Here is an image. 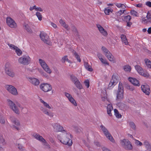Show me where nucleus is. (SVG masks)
<instances>
[{
  "mask_svg": "<svg viewBox=\"0 0 151 151\" xmlns=\"http://www.w3.org/2000/svg\"><path fill=\"white\" fill-rule=\"evenodd\" d=\"M71 136L70 133H64L62 134L61 136H58V138L62 143L70 146L72 145L73 142L71 139H70L69 137L71 138Z\"/></svg>",
  "mask_w": 151,
  "mask_h": 151,
  "instance_id": "f257e3e1",
  "label": "nucleus"
},
{
  "mask_svg": "<svg viewBox=\"0 0 151 151\" xmlns=\"http://www.w3.org/2000/svg\"><path fill=\"white\" fill-rule=\"evenodd\" d=\"M124 98V87L122 83L120 82L116 93V100L117 101H121Z\"/></svg>",
  "mask_w": 151,
  "mask_h": 151,
  "instance_id": "f03ea898",
  "label": "nucleus"
},
{
  "mask_svg": "<svg viewBox=\"0 0 151 151\" xmlns=\"http://www.w3.org/2000/svg\"><path fill=\"white\" fill-rule=\"evenodd\" d=\"M119 80L118 75L116 74H114L108 85V88L110 89L113 88L118 83Z\"/></svg>",
  "mask_w": 151,
  "mask_h": 151,
  "instance_id": "7ed1b4c3",
  "label": "nucleus"
},
{
  "mask_svg": "<svg viewBox=\"0 0 151 151\" xmlns=\"http://www.w3.org/2000/svg\"><path fill=\"white\" fill-rule=\"evenodd\" d=\"M101 49L106 57L110 61L112 62L113 63H115L114 56L106 47H102Z\"/></svg>",
  "mask_w": 151,
  "mask_h": 151,
  "instance_id": "20e7f679",
  "label": "nucleus"
},
{
  "mask_svg": "<svg viewBox=\"0 0 151 151\" xmlns=\"http://www.w3.org/2000/svg\"><path fill=\"white\" fill-rule=\"evenodd\" d=\"M7 102L8 105L9 106L10 108L12 109L17 114H19V109L14 103L9 99L7 100Z\"/></svg>",
  "mask_w": 151,
  "mask_h": 151,
  "instance_id": "39448f33",
  "label": "nucleus"
},
{
  "mask_svg": "<svg viewBox=\"0 0 151 151\" xmlns=\"http://www.w3.org/2000/svg\"><path fill=\"white\" fill-rule=\"evenodd\" d=\"M120 143L126 149L131 150L132 148L131 144L128 139H124L123 140H121Z\"/></svg>",
  "mask_w": 151,
  "mask_h": 151,
  "instance_id": "423d86ee",
  "label": "nucleus"
},
{
  "mask_svg": "<svg viewBox=\"0 0 151 151\" xmlns=\"http://www.w3.org/2000/svg\"><path fill=\"white\" fill-rule=\"evenodd\" d=\"M18 62L20 63L25 65H28L30 62V58L29 56H24L21 57L18 59Z\"/></svg>",
  "mask_w": 151,
  "mask_h": 151,
  "instance_id": "0eeeda50",
  "label": "nucleus"
},
{
  "mask_svg": "<svg viewBox=\"0 0 151 151\" xmlns=\"http://www.w3.org/2000/svg\"><path fill=\"white\" fill-rule=\"evenodd\" d=\"M5 88L8 91L13 95H17V90L14 86L7 85H6Z\"/></svg>",
  "mask_w": 151,
  "mask_h": 151,
  "instance_id": "6e6552de",
  "label": "nucleus"
},
{
  "mask_svg": "<svg viewBox=\"0 0 151 151\" xmlns=\"http://www.w3.org/2000/svg\"><path fill=\"white\" fill-rule=\"evenodd\" d=\"M40 88L45 92L50 91L52 89L51 85L47 83H42L40 86Z\"/></svg>",
  "mask_w": 151,
  "mask_h": 151,
  "instance_id": "1a4fd4ad",
  "label": "nucleus"
},
{
  "mask_svg": "<svg viewBox=\"0 0 151 151\" xmlns=\"http://www.w3.org/2000/svg\"><path fill=\"white\" fill-rule=\"evenodd\" d=\"M39 61L40 65L44 70L47 73H51V71L45 62L41 59H39Z\"/></svg>",
  "mask_w": 151,
  "mask_h": 151,
  "instance_id": "9d476101",
  "label": "nucleus"
},
{
  "mask_svg": "<svg viewBox=\"0 0 151 151\" xmlns=\"http://www.w3.org/2000/svg\"><path fill=\"white\" fill-rule=\"evenodd\" d=\"M7 24L11 28H16L17 25L15 22L11 18L7 17L6 20Z\"/></svg>",
  "mask_w": 151,
  "mask_h": 151,
  "instance_id": "9b49d317",
  "label": "nucleus"
},
{
  "mask_svg": "<svg viewBox=\"0 0 151 151\" xmlns=\"http://www.w3.org/2000/svg\"><path fill=\"white\" fill-rule=\"evenodd\" d=\"M40 35L41 40L45 43L48 44L49 37L47 34L44 32H41Z\"/></svg>",
  "mask_w": 151,
  "mask_h": 151,
  "instance_id": "f8f14e48",
  "label": "nucleus"
},
{
  "mask_svg": "<svg viewBox=\"0 0 151 151\" xmlns=\"http://www.w3.org/2000/svg\"><path fill=\"white\" fill-rule=\"evenodd\" d=\"M40 110L42 111L46 115L49 116L51 117H52L54 116V113L49 111L48 110L45 108L42 107H41Z\"/></svg>",
  "mask_w": 151,
  "mask_h": 151,
  "instance_id": "ddd939ff",
  "label": "nucleus"
},
{
  "mask_svg": "<svg viewBox=\"0 0 151 151\" xmlns=\"http://www.w3.org/2000/svg\"><path fill=\"white\" fill-rule=\"evenodd\" d=\"M52 126L54 129H55L56 131L59 132H64L65 133H66V131L63 129V127L59 124H53Z\"/></svg>",
  "mask_w": 151,
  "mask_h": 151,
  "instance_id": "4468645a",
  "label": "nucleus"
},
{
  "mask_svg": "<svg viewBox=\"0 0 151 151\" xmlns=\"http://www.w3.org/2000/svg\"><path fill=\"white\" fill-rule=\"evenodd\" d=\"M96 26L98 28L100 32L104 36H107L108 35V33L107 31L104 29L99 24H96Z\"/></svg>",
  "mask_w": 151,
  "mask_h": 151,
  "instance_id": "2eb2a0df",
  "label": "nucleus"
},
{
  "mask_svg": "<svg viewBox=\"0 0 151 151\" xmlns=\"http://www.w3.org/2000/svg\"><path fill=\"white\" fill-rule=\"evenodd\" d=\"M5 71L6 74L8 76L13 78L15 76V73L10 68L5 67Z\"/></svg>",
  "mask_w": 151,
  "mask_h": 151,
  "instance_id": "dca6fc26",
  "label": "nucleus"
},
{
  "mask_svg": "<svg viewBox=\"0 0 151 151\" xmlns=\"http://www.w3.org/2000/svg\"><path fill=\"white\" fill-rule=\"evenodd\" d=\"M142 88V91L146 95H149L150 92V87L147 84L143 85Z\"/></svg>",
  "mask_w": 151,
  "mask_h": 151,
  "instance_id": "f3484780",
  "label": "nucleus"
},
{
  "mask_svg": "<svg viewBox=\"0 0 151 151\" xmlns=\"http://www.w3.org/2000/svg\"><path fill=\"white\" fill-rule=\"evenodd\" d=\"M11 119L13 123L17 125V126L13 125V127L15 128L17 130H19V128L18 126H19L20 125V123L19 121L17 119L13 117Z\"/></svg>",
  "mask_w": 151,
  "mask_h": 151,
  "instance_id": "a211bd4d",
  "label": "nucleus"
},
{
  "mask_svg": "<svg viewBox=\"0 0 151 151\" xmlns=\"http://www.w3.org/2000/svg\"><path fill=\"white\" fill-rule=\"evenodd\" d=\"M104 134L106 137L111 142H114V140L113 138L111 136V134L109 133L108 130L104 131L103 132Z\"/></svg>",
  "mask_w": 151,
  "mask_h": 151,
  "instance_id": "6ab92c4d",
  "label": "nucleus"
},
{
  "mask_svg": "<svg viewBox=\"0 0 151 151\" xmlns=\"http://www.w3.org/2000/svg\"><path fill=\"white\" fill-rule=\"evenodd\" d=\"M32 136L37 139L41 141L43 143H46V140L42 137V136H40L39 134L36 133H34Z\"/></svg>",
  "mask_w": 151,
  "mask_h": 151,
  "instance_id": "aec40b11",
  "label": "nucleus"
},
{
  "mask_svg": "<svg viewBox=\"0 0 151 151\" xmlns=\"http://www.w3.org/2000/svg\"><path fill=\"white\" fill-rule=\"evenodd\" d=\"M128 80L133 85L137 86H139V81L136 79L134 78L129 77Z\"/></svg>",
  "mask_w": 151,
  "mask_h": 151,
  "instance_id": "412c9836",
  "label": "nucleus"
},
{
  "mask_svg": "<svg viewBox=\"0 0 151 151\" xmlns=\"http://www.w3.org/2000/svg\"><path fill=\"white\" fill-rule=\"evenodd\" d=\"M30 82L35 86H37L40 83V81L38 79L35 78H29Z\"/></svg>",
  "mask_w": 151,
  "mask_h": 151,
  "instance_id": "4be33fe9",
  "label": "nucleus"
},
{
  "mask_svg": "<svg viewBox=\"0 0 151 151\" xmlns=\"http://www.w3.org/2000/svg\"><path fill=\"white\" fill-rule=\"evenodd\" d=\"M143 145L149 151H151V144L147 140H145L143 143Z\"/></svg>",
  "mask_w": 151,
  "mask_h": 151,
  "instance_id": "5701e85b",
  "label": "nucleus"
},
{
  "mask_svg": "<svg viewBox=\"0 0 151 151\" xmlns=\"http://www.w3.org/2000/svg\"><path fill=\"white\" fill-rule=\"evenodd\" d=\"M60 23L62 26L64 27L67 30H69L70 29V28L66 24L65 22L61 19L60 20Z\"/></svg>",
  "mask_w": 151,
  "mask_h": 151,
  "instance_id": "b1692460",
  "label": "nucleus"
},
{
  "mask_svg": "<svg viewBox=\"0 0 151 151\" xmlns=\"http://www.w3.org/2000/svg\"><path fill=\"white\" fill-rule=\"evenodd\" d=\"M85 68L88 70L92 72L93 70V69L91 66L88 64L87 62H84V64Z\"/></svg>",
  "mask_w": 151,
  "mask_h": 151,
  "instance_id": "393cba45",
  "label": "nucleus"
},
{
  "mask_svg": "<svg viewBox=\"0 0 151 151\" xmlns=\"http://www.w3.org/2000/svg\"><path fill=\"white\" fill-rule=\"evenodd\" d=\"M120 37L122 40V42L124 43L125 45H128V42L126 36L124 35H121Z\"/></svg>",
  "mask_w": 151,
  "mask_h": 151,
  "instance_id": "a878e982",
  "label": "nucleus"
},
{
  "mask_svg": "<svg viewBox=\"0 0 151 151\" xmlns=\"http://www.w3.org/2000/svg\"><path fill=\"white\" fill-rule=\"evenodd\" d=\"M72 53L73 54V55L77 59V61L79 62H81V60L80 57V56L78 55L77 53L76 52V51L73 50L72 52Z\"/></svg>",
  "mask_w": 151,
  "mask_h": 151,
  "instance_id": "bb28decb",
  "label": "nucleus"
},
{
  "mask_svg": "<svg viewBox=\"0 0 151 151\" xmlns=\"http://www.w3.org/2000/svg\"><path fill=\"white\" fill-rule=\"evenodd\" d=\"M71 27L72 30L75 32L76 35L79 38V35H78V32L76 27L74 25H72Z\"/></svg>",
  "mask_w": 151,
  "mask_h": 151,
  "instance_id": "cd10ccee",
  "label": "nucleus"
},
{
  "mask_svg": "<svg viewBox=\"0 0 151 151\" xmlns=\"http://www.w3.org/2000/svg\"><path fill=\"white\" fill-rule=\"evenodd\" d=\"M74 84L78 88L81 89L82 88V86L78 80L75 82Z\"/></svg>",
  "mask_w": 151,
  "mask_h": 151,
  "instance_id": "c85d7f7f",
  "label": "nucleus"
},
{
  "mask_svg": "<svg viewBox=\"0 0 151 151\" xmlns=\"http://www.w3.org/2000/svg\"><path fill=\"white\" fill-rule=\"evenodd\" d=\"M40 101L41 103L43 104L44 106L45 107L49 109H51V107L49 106V104L46 102L44 101L42 99H40Z\"/></svg>",
  "mask_w": 151,
  "mask_h": 151,
  "instance_id": "c756f323",
  "label": "nucleus"
},
{
  "mask_svg": "<svg viewBox=\"0 0 151 151\" xmlns=\"http://www.w3.org/2000/svg\"><path fill=\"white\" fill-rule=\"evenodd\" d=\"M142 21L146 23H151V17H147V19L143 18L142 19Z\"/></svg>",
  "mask_w": 151,
  "mask_h": 151,
  "instance_id": "7c9ffc66",
  "label": "nucleus"
},
{
  "mask_svg": "<svg viewBox=\"0 0 151 151\" xmlns=\"http://www.w3.org/2000/svg\"><path fill=\"white\" fill-rule=\"evenodd\" d=\"M114 115L116 116L118 118H120L122 117V115L119 113V111L116 109H114Z\"/></svg>",
  "mask_w": 151,
  "mask_h": 151,
  "instance_id": "2f4dec72",
  "label": "nucleus"
},
{
  "mask_svg": "<svg viewBox=\"0 0 151 151\" xmlns=\"http://www.w3.org/2000/svg\"><path fill=\"white\" fill-rule=\"evenodd\" d=\"M145 61L147 67L151 68V61L147 59H145Z\"/></svg>",
  "mask_w": 151,
  "mask_h": 151,
  "instance_id": "473e14b6",
  "label": "nucleus"
},
{
  "mask_svg": "<svg viewBox=\"0 0 151 151\" xmlns=\"http://www.w3.org/2000/svg\"><path fill=\"white\" fill-rule=\"evenodd\" d=\"M70 77L71 80L74 83L78 80V79L77 78V77L74 75H70Z\"/></svg>",
  "mask_w": 151,
  "mask_h": 151,
  "instance_id": "72a5a7b5",
  "label": "nucleus"
},
{
  "mask_svg": "<svg viewBox=\"0 0 151 151\" xmlns=\"http://www.w3.org/2000/svg\"><path fill=\"white\" fill-rule=\"evenodd\" d=\"M135 67L136 70L139 74L142 75V68L139 65H135Z\"/></svg>",
  "mask_w": 151,
  "mask_h": 151,
  "instance_id": "f704fd0d",
  "label": "nucleus"
},
{
  "mask_svg": "<svg viewBox=\"0 0 151 151\" xmlns=\"http://www.w3.org/2000/svg\"><path fill=\"white\" fill-rule=\"evenodd\" d=\"M123 69L125 71L130 72L131 71V68L130 66L128 65H127L124 66Z\"/></svg>",
  "mask_w": 151,
  "mask_h": 151,
  "instance_id": "c9c22d12",
  "label": "nucleus"
},
{
  "mask_svg": "<svg viewBox=\"0 0 151 151\" xmlns=\"http://www.w3.org/2000/svg\"><path fill=\"white\" fill-rule=\"evenodd\" d=\"M68 100L71 104L75 106H77V104L76 101L73 97L69 99Z\"/></svg>",
  "mask_w": 151,
  "mask_h": 151,
  "instance_id": "e433bc0d",
  "label": "nucleus"
},
{
  "mask_svg": "<svg viewBox=\"0 0 151 151\" xmlns=\"http://www.w3.org/2000/svg\"><path fill=\"white\" fill-rule=\"evenodd\" d=\"M0 144H1L3 145H4L6 144V142H5V140L1 136H0Z\"/></svg>",
  "mask_w": 151,
  "mask_h": 151,
  "instance_id": "4c0bfd02",
  "label": "nucleus"
},
{
  "mask_svg": "<svg viewBox=\"0 0 151 151\" xmlns=\"http://www.w3.org/2000/svg\"><path fill=\"white\" fill-rule=\"evenodd\" d=\"M131 19V17L129 15H128L124 17V21L126 22H129Z\"/></svg>",
  "mask_w": 151,
  "mask_h": 151,
  "instance_id": "58836bf2",
  "label": "nucleus"
},
{
  "mask_svg": "<svg viewBox=\"0 0 151 151\" xmlns=\"http://www.w3.org/2000/svg\"><path fill=\"white\" fill-rule=\"evenodd\" d=\"M142 73H143L142 76L145 77L146 78H148L149 77V73L145 70H143Z\"/></svg>",
  "mask_w": 151,
  "mask_h": 151,
  "instance_id": "ea45409f",
  "label": "nucleus"
},
{
  "mask_svg": "<svg viewBox=\"0 0 151 151\" xmlns=\"http://www.w3.org/2000/svg\"><path fill=\"white\" fill-rule=\"evenodd\" d=\"M36 15L39 20L41 21L42 20V17L40 12H36Z\"/></svg>",
  "mask_w": 151,
  "mask_h": 151,
  "instance_id": "a19ab883",
  "label": "nucleus"
},
{
  "mask_svg": "<svg viewBox=\"0 0 151 151\" xmlns=\"http://www.w3.org/2000/svg\"><path fill=\"white\" fill-rule=\"evenodd\" d=\"M25 28L26 30L29 33H32V30L29 27L28 24H26L25 25Z\"/></svg>",
  "mask_w": 151,
  "mask_h": 151,
  "instance_id": "79ce46f5",
  "label": "nucleus"
},
{
  "mask_svg": "<svg viewBox=\"0 0 151 151\" xmlns=\"http://www.w3.org/2000/svg\"><path fill=\"white\" fill-rule=\"evenodd\" d=\"M131 14L134 16L138 17V14L134 10H131L130 11Z\"/></svg>",
  "mask_w": 151,
  "mask_h": 151,
  "instance_id": "37998d69",
  "label": "nucleus"
},
{
  "mask_svg": "<svg viewBox=\"0 0 151 151\" xmlns=\"http://www.w3.org/2000/svg\"><path fill=\"white\" fill-rule=\"evenodd\" d=\"M111 8H105L104 9V13L106 15H109V13L110 12H111Z\"/></svg>",
  "mask_w": 151,
  "mask_h": 151,
  "instance_id": "c03bdc74",
  "label": "nucleus"
},
{
  "mask_svg": "<svg viewBox=\"0 0 151 151\" xmlns=\"http://www.w3.org/2000/svg\"><path fill=\"white\" fill-rule=\"evenodd\" d=\"M16 52L17 53V55L18 56L21 55L22 54V51L19 49L18 47L15 49Z\"/></svg>",
  "mask_w": 151,
  "mask_h": 151,
  "instance_id": "a18cd8bd",
  "label": "nucleus"
},
{
  "mask_svg": "<svg viewBox=\"0 0 151 151\" xmlns=\"http://www.w3.org/2000/svg\"><path fill=\"white\" fill-rule=\"evenodd\" d=\"M116 6L118 8H120L121 7L123 9H124L126 8V6L120 3L117 4H116Z\"/></svg>",
  "mask_w": 151,
  "mask_h": 151,
  "instance_id": "49530a36",
  "label": "nucleus"
},
{
  "mask_svg": "<svg viewBox=\"0 0 151 151\" xmlns=\"http://www.w3.org/2000/svg\"><path fill=\"white\" fill-rule=\"evenodd\" d=\"M130 127L134 130H135L136 128V126L134 123L132 122H130L129 123Z\"/></svg>",
  "mask_w": 151,
  "mask_h": 151,
  "instance_id": "de8ad7c7",
  "label": "nucleus"
},
{
  "mask_svg": "<svg viewBox=\"0 0 151 151\" xmlns=\"http://www.w3.org/2000/svg\"><path fill=\"white\" fill-rule=\"evenodd\" d=\"M18 147L21 151H24V148L22 145L18 144Z\"/></svg>",
  "mask_w": 151,
  "mask_h": 151,
  "instance_id": "09e8293b",
  "label": "nucleus"
},
{
  "mask_svg": "<svg viewBox=\"0 0 151 151\" xmlns=\"http://www.w3.org/2000/svg\"><path fill=\"white\" fill-rule=\"evenodd\" d=\"M84 83L85 86L87 88H88L89 86V82L88 80H86L84 82Z\"/></svg>",
  "mask_w": 151,
  "mask_h": 151,
  "instance_id": "8fccbe9b",
  "label": "nucleus"
},
{
  "mask_svg": "<svg viewBox=\"0 0 151 151\" xmlns=\"http://www.w3.org/2000/svg\"><path fill=\"white\" fill-rule=\"evenodd\" d=\"M126 88L127 89L130 90L131 91H133L134 89L133 86H131L129 85H127Z\"/></svg>",
  "mask_w": 151,
  "mask_h": 151,
  "instance_id": "3c124183",
  "label": "nucleus"
},
{
  "mask_svg": "<svg viewBox=\"0 0 151 151\" xmlns=\"http://www.w3.org/2000/svg\"><path fill=\"white\" fill-rule=\"evenodd\" d=\"M125 11V10H120L119 12H116V14L117 16H120Z\"/></svg>",
  "mask_w": 151,
  "mask_h": 151,
  "instance_id": "603ef678",
  "label": "nucleus"
},
{
  "mask_svg": "<svg viewBox=\"0 0 151 151\" xmlns=\"http://www.w3.org/2000/svg\"><path fill=\"white\" fill-rule=\"evenodd\" d=\"M100 61L101 62L103 63V64H106L107 65H109V63L107 62L106 61V60L105 59H104L103 58V59H101V60H100Z\"/></svg>",
  "mask_w": 151,
  "mask_h": 151,
  "instance_id": "864d4df0",
  "label": "nucleus"
},
{
  "mask_svg": "<svg viewBox=\"0 0 151 151\" xmlns=\"http://www.w3.org/2000/svg\"><path fill=\"white\" fill-rule=\"evenodd\" d=\"M107 110H113V108L112 106V105L111 104H108L107 107Z\"/></svg>",
  "mask_w": 151,
  "mask_h": 151,
  "instance_id": "5fc2aeb1",
  "label": "nucleus"
},
{
  "mask_svg": "<svg viewBox=\"0 0 151 151\" xmlns=\"http://www.w3.org/2000/svg\"><path fill=\"white\" fill-rule=\"evenodd\" d=\"M9 46L12 49L14 50H15L17 48V47L16 46H15L14 45L10 44H8Z\"/></svg>",
  "mask_w": 151,
  "mask_h": 151,
  "instance_id": "6e6d98bb",
  "label": "nucleus"
},
{
  "mask_svg": "<svg viewBox=\"0 0 151 151\" xmlns=\"http://www.w3.org/2000/svg\"><path fill=\"white\" fill-rule=\"evenodd\" d=\"M65 96L68 98V100L72 97L70 94L67 92L65 93Z\"/></svg>",
  "mask_w": 151,
  "mask_h": 151,
  "instance_id": "4d7b16f0",
  "label": "nucleus"
},
{
  "mask_svg": "<svg viewBox=\"0 0 151 151\" xmlns=\"http://www.w3.org/2000/svg\"><path fill=\"white\" fill-rule=\"evenodd\" d=\"M100 127L101 128L103 132L108 130L104 126L102 125H101L100 126Z\"/></svg>",
  "mask_w": 151,
  "mask_h": 151,
  "instance_id": "13d9d810",
  "label": "nucleus"
},
{
  "mask_svg": "<svg viewBox=\"0 0 151 151\" xmlns=\"http://www.w3.org/2000/svg\"><path fill=\"white\" fill-rule=\"evenodd\" d=\"M0 122L2 124H4L5 123V120L4 118L2 117L0 119Z\"/></svg>",
  "mask_w": 151,
  "mask_h": 151,
  "instance_id": "bf43d9fd",
  "label": "nucleus"
},
{
  "mask_svg": "<svg viewBox=\"0 0 151 151\" xmlns=\"http://www.w3.org/2000/svg\"><path fill=\"white\" fill-rule=\"evenodd\" d=\"M68 58V57L67 56L65 55L62 58V62L64 63L65 61H66Z\"/></svg>",
  "mask_w": 151,
  "mask_h": 151,
  "instance_id": "052dcab7",
  "label": "nucleus"
},
{
  "mask_svg": "<svg viewBox=\"0 0 151 151\" xmlns=\"http://www.w3.org/2000/svg\"><path fill=\"white\" fill-rule=\"evenodd\" d=\"M97 56L99 58V60H101V59H103L102 58V55L99 53H98L97 54Z\"/></svg>",
  "mask_w": 151,
  "mask_h": 151,
  "instance_id": "680f3d73",
  "label": "nucleus"
},
{
  "mask_svg": "<svg viewBox=\"0 0 151 151\" xmlns=\"http://www.w3.org/2000/svg\"><path fill=\"white\" fill-rule=\"evenodd\" d=\"M135 143L137 145H139L140 146L142 145V143L137 140H135Z\"/></svg>",
  "mask_w": 151,
  "mask_h": 151,
  "instance_id": "e2e57ef3",
  "label": "nucleus"
},
{
  "mask_svg": "<svg viewBox=\"0 0 151 151\" xmlns=\"http://www.w3.org/2000/svg\"><path fill=\"white\" fill-rule=\"evenodd\" d=\"M102 151H111L107 148L104 147L102 148Z\"/></svg>",
  "mask_w": 151,
  "mask_h": 151,
  "instance_id": "0e129e2a",
  "label": "nucleus"
},
{
  "mask_svg": "<svg viewBox=\"0 0 151 151\" xmlns=\"http://www.w3.org/2000/svg\"><path fill=\"white\" fill-rule=\"evenodd\" d=\"M36 10L37 11L42 12L43 10L41 7H37Z\"/></svg>",
  "mask_w": 151,
  "mask_h": 151,
  "instance_id": "69168bd1",
  "label": "nucleus"
},
{
  "mask_svg": "<svg viewBox=\"0 0 151 151\" xmlns=\"http://www.w3.org/2000/svg\"><path fill=\"white\" fill-rule=\"evenodd\" d=\"M146 4L149 7H151V2L150 1H148L146 2Z\"/></svg>",
  "mask_w": 151,
  "mask_h": 151,
  "instance_id": "338daca9",
  "label": "nucleus"
},
{
  "mask_svg": "<svg viewBox=\"0 0 151 151\" xmlns=\"http://www.w3.org/2000/svg\"><path fill=\"white\" fill-rule=\"evenodd\" d=\"M143 125V126L145 127H146V128H148V125L147 123V122H144L143 123V124H142V125Z\"/></svg>",
  "mask_w": 151,
  "mask_h": 151,
  "instance_id": "774afa93",
  "label": "nucleus"
}]
</instances>
